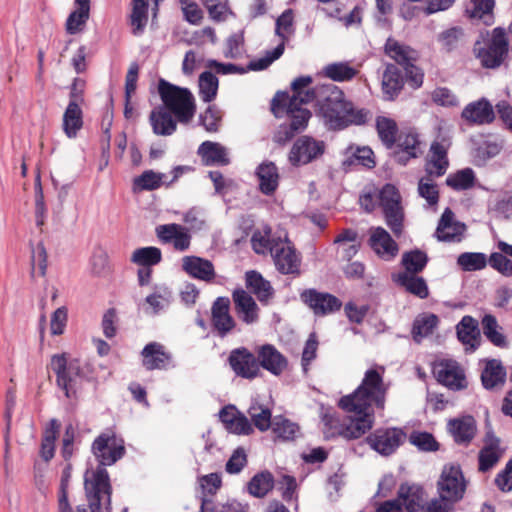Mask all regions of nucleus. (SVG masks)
I'll return each mask as SVG.
<instances>
[{"instance_id":"obj_1","label":"nucleus","mask_w":512,"mask_h":512,"mask_svg":"<svg viewBox=\"0 0 512 512\" xmlns=\"http://www.w3.org/2000/svg\"><path fill=\"white\" fill-rule=\"evenodd\" d=\"M387 390L381 373L376 369L367 370L358 388L338 401L339 408L355 416L325 413L322 417L325 438L356 440L365 435L375 422L372 406L384 410Z\"/></svg>"},{"instance_id":"obj_2","label":"nucleus","mask_w":512,"mask_h":512,"mask_svg":"<svg viewBox=\"0 0 512 512\" xmlns=\"http://www.w3.org/2000/svg\"><path fill=\"white\" fill-rule=\"evenodd\" d=\"M315 101L318 114L329 130L339 131L351 125H363L371 118L369 110L355 109L353 103L346 100L344 92L331 83L317 85Z\"/></svg>"},{"instance_id":"obj_3","label":"nucleus","mask_w":512,"mask_h":512,"mask_svg":"<svg viewBox=\"0 0 512 512\" xmlns=\"http://www.w3.org/2000/svg\"><path fill=\"white\" fill-rule=\"evenodd\" d=\"M157 91L162 108L173 113L180 124H189L196 114V100L189 88L170 83L166 79L158 80Z\"/></svg>"},{"instance_id":"obj_4","label":"nucleus","mask_w":512,"mask_h":512,"mask_svg":"<svg viewBox=\"0 0 512 512\" xmlns=\"http://www.w3.org/2000/svg\"><path fill=\"white\" fill-rule=\"evenodd\" d=\"M49 368L56 376V385L67 398H76L84 371L81 361L66 352L51 356Z\"/></svg>"},{"instance_id":"obj_5","label":"nucleus","mask_w":512,"mask_h":512,"mask_svg":"<svg viewBox=\"0 0 512 512\" xmlns=\"http://www.w3.org/2000/svg\"><path fill=\"white\" fill-rule=\"evenodd\" d=\"M483 46L477 41L474 46L476 57L485 68L499 67L508 54L509 42L506 37V31L502 27H496L492 33L486 32L485 36L481 34Z\"/></svg>"},{"instance_id":"obj_6","label":"nucleus","mask_w":512,"mask_h":512,"mask_svg":"<svg viewBox=\"0 0 512 512\" xmlns=\"http://www.w3.org/2000/svg\"><path fill=\"white\" fill-rule=\"evenodd\" d=\"M85 493L88 508L84 505L77 506V512H100L102 502L108 511L111 510L112 486L109 473L105 469H98L92 480L85 479Z\"/></svg>"},{"instance_id":"obj_7","label":"nucleus","mask_w":512,"mask_h":512,"mask_svg":"<svg viewBox=\"0 0 512 512\" xmlns=\"http://www.w3.org/2000/svg\"><path fill=\"white\" fill-rule=\"evenodd\" d=\"M92 453L99 462V466L93 472L92 476L98 469H105L120 460L126 452L125 442L118 437L114 431L107 430L95 438L91 447ZM91 477L90 480H92Z\"/></svg>"},{"instance_id":"obj_8","label":"nucleus","mask_w":512,"mask_h":512,"mask_svg":"<svg viewBox=\"0 0 512 512\" xmlns=\"http://www.w3.org/2000/svg\"><path fill=\"white\" fill-rule=\"evenodd\" d=\"M251 245L256 254L269 252L270 256H295L296 252L286 233H272L270 227L254 231Z\"/></svg>"},{"instance_id":"obj_9","label":"nucleus","mask_w":512,"mask_h":512,"mask_svg":"<svg viewBox=\"0 0 512 512\" xmlns=\"http://www.w3.org/2000/svg\"><path fill=\"white\" fill-rule=\"evenodd\" d=\"M378 200L388 227L399 235L403 228L404 213L398 189L393 184H385L378 193Z\"/></svg>"},{"instance_id":"obj_10","label":"nucleus","mask_w":512,"mask_h":512,"mask_svg":"<svg viewBox=\"0 0 512 512\" xmlns=\"http://www.w3.org/2000/svg\"><path fill=\"white\" fill-rule=\"evenodd\" d=\"M441 500L454 504L461 500L466 490V481L459 465L449 464L443 467L437 482Z\"/></svg>"},{"instance_id":"obj_11","label":"nucleus","mask_w":512,"mask_h":512,"mask_svg":"<svg viewBox=\"0 0 512 512\" xmlns=\"http://www.w3.org/2000/svg\"><path fill=\"white\" fill-rule=\"evenodd\" d=\"M432 373L439 384L452 391L467 388L465 369L454 359H441L433 364Z\"/></svg>"},{"instance_id":"obj_12","label":"nucleus","mask_w":512,"mask_h":512,"mask_svg":"<svg viewBox=\"0 0 512 512\" xmlns=\"http://www.w3.org/2000/svg\"><path fill=\"white\" fill-rule=\"evenodd\" d=\"M325 149L324 141L303 135L293 143L288 154V161L293 167L304 166L321 157Z\"/></svg>"},{"instance_id":"obj_13","label":"nucleus","mask_w":512,"mask_h":512,"mask_svg":"<svg viewBox=\"0 0 512 512\" xmlns=\"http://www.w3.org/2000/svg\"><path fill=\"white\" fill-rule=\"evenodd\" d=\"M406 433L401 428H378L370 433L365 442L382 456H390L405 442Z\"/></svg>"},{"instance_id":"obj_14","label":"nucleus","mask_w":512,"mask_h":512,"mask_svg":"<svg viewBox=\"0 0 512 512\" xmlns=\"http://www.w3.org/2000/svg\"><path fill=\"white\" fill-rule=\"evenodd\" d=\"M227 361L232 371L238 377L253 380L261 375L257 354L255 355L246 347L231 350Z\"/></svg>"},{"instance_id":"obj_15","label":"nucleus","mask_w":512,"mask_h":512,"mask_svg":"<svg viewBox=\"0 0 512 512\" xmlns=\"http://www.w3.org/2000/svg\"><path fill=\"white\" fill-rule=\"evenodd\" d=\"M301 301L308 306L316 316H326L336 313L342 308V301L328 293L314 288L305 289L300 293Z\"/></svg>"},{"instance_id":"obj_16","label":"nucleus","mask_w":512,"mask_h":512,"mask_svg":"<svg viewBox=\"0 0 512 512\" xmlns=\"http://www.w3.org/2000/svg\"><path fill=\"white\" fill-rule=\"evenodd\" d=\"M505 454V448L501 446V439L492 431L486 432L483 438V446L478 452V471L486 473L494 469Z\"/></svg>"},{"instance_id":"obj_17","label":"nucleus","mask_w":512,"mask_h":512,"mask_svg":"<svg viewBox=\"0 0 512 512\" xmlns=\"http://www.w3.org/2000/svg\"><path fill=\"white\" fill-rule=\"evenodd\" d=\"M142 365L148 371L166 370L172 364V354L159 342H150L141 351Z\"/></svg>"},{"instance_id":"obj_18","label":"nucleus","mask_w":512,"mask_h":512,"mask_svg":"<svg viewBox=\"0 0 512 512\" xmlns=\"http://www.w3.org/2000/svg\"><path fill=\"white\" fill-rule=\"evenodd\" d=\"M230 299L218 297L211 307V323L220 337L226 336L236 326V322L230 315Z\"/></svg>"},{"instance_id":"obj_19","label":"nucleus","mask_w":512,"mask_h":512,"mask_svg":"<svg viewBox=\"0 0 512 512\" xmlns=\"http://www.w3.org/2000/svg\"><path fill=\"white\" fill-rule=\"evenodd\" d=\"M259 369L270 372L274 376L281 375L288 366L287 358L272 344H264L256 350Z\"/></svg>"},{"instance_id":"obj_20","label":"nucleus","mask_w":512,"mask_h":512,"mask_svg":"<svg viewBox=\"0 0 512 512\" xmlns=\"http://www.w3.org/2000/svg\"><path fill=\"white\" fill-rule=\"evenodd\" d=\"M234 308L239 319L246 324H253L259 319V307L254 298L243 288L232 292Z\"/></svg>"},{"instance_id":"obj_21","label":"nucleus","mask_w":512,"mask_h":512,"mask_svg":"<svg viewBox=\"0 0 512 512\" xmlns=\"http://www.w3.org/2000/svg\"><path fill=\"white\" fill-rule=\"evenodd\" d=\"M427 494L421 485L402 483L397 491V499L406 512H419L426 502Z\"/></svg>"},{"instance_id":"obj_22","label":"nucleus","mask_w":512,"mask_h":512,"mask_svg":"<svg viewBox=\"0 0 512 512\" xmlns=\"http://www.w3.org/2000/svg\"><path fill=\"white\" fill-rule=\"evenodd\" d=\"M461 117L470 124H490L495 118L491 103L486 98H481L467 104L462 110Z\"/></svg>"},{"instance_id":"obj_23","label":"nucleus","mask_w":512,"mask_h":512,"mask_svg":"<svg viewBox=\"0 0 512 512\" xmlns=\"http://www.w3.org/2000/svg\"><path fill=\"white\" fill-rule=\"evenodd\" d=\"M507 372L499 359L484 360L481 383L486 390L502 389L506 383Z\"/></svg>"},{"instance_id":"obj_24","label":"nucleus","mask_w":512,"mask_h":512,"mask_svg":"<svg viewBox=\"0 0 512 512\" xmlns=\"http://www.w3.org/2000/svg\"><path fill=\"white\" fill-rule=\"evenodd\" d=\"M405 78L402 71L393 63H388L382 74V94L384 100H395L404 88Z\"/></svg>"},{"instance_id":"obj_25","label":"nucleus","mask_w":512,"mask_h":512,"mask_svg":"<svg viewBox=\"0 0 512 512\" xmlns=\"http://www.w3.org/2000/svg\"><path fill=\"white\" fill-rule=\"evenodd\" d=\"M448 430L457 444L468 446L476 435L477 424L472 416L467 415L449 420Z\"/></svg>"},{"instance_id":"obj_26","label":"nucleus","mask_w":512,"mask_h":512,"mask_svg":"<svg viewBox=\"0 0 512 512\" xmlns=\"http://www.w3.org/2000/svg\"><path fill=\"white\" fill-rule=\"evenodd\" d=\"M458 340L470 351H475L480 346L481 334L478 321L470 315L462 317L456 325Z\"/></svg>"},{"instance_id":"obj_27","label":"nucleus","mask_w":512,"mask_h":512,"mask_svg":"<svg viewBox=\"0 0 512 512\" xmlns=\"http://www.w3.org/2000/svg\"><path fill=\"white\" fill-rule=\"evenodd\" d=\"M204 166H227L230 164L228 150L218 142L204 141L197 149Z\"/></svg>"},{"instance_id":"obj_28","label":"nucleus","mask_w":512,"mask_h":512,"mask_svg":"<svg viewBox=\"0 0 512 512\" xmlns=\"http://www.w3.org/2000/svg\"><path fill=\"white\" fill-rule=\"evenodd\" d=\"M245 286L262 305H268L275 294L271 283L255 270L245 273Z\"/></svg>"},{"instance_id":"obj_29","label":"nucleus","mask_w":512,"mask_h":512,"mask_svg":"<svg viewBox=\"0 0 512 512\" xmlns=\"http://www.w3.org/2000/svg\"><path fill=\"white\" fill-rule=\"evenodd\" d=\"M255 174L259 181V190L266 196H271L279 186V172L272 161H264L256 168Z\"/></svg>"},{"instance_id":"obj_30","label":"nucleus","mask_w":512,"mask_h":512,"mask_svg":"<svg viewBox=\"0 0 512 512\" xmlns=\"http://www.w3.org/2000/svg\"><path fill=\"white\" fill-rule=\"evenodd\" d=\"M149 120L153 133L160 136L174 134L177 130V123H179L173 113L161 106L151 111Z\"/></svg>"},{"instance_id":"obj_31","label":"nucleus","mask_w":512,"mask_h":512,"mask_svg":"<svg viewBox=\"0 0 512 512\" xmlns=\"http://www.w3.org/2000/svg\"><path fill=\"white\" fill-rule=\"evenodd\" d=\"M384 52L402 67L407 66L410 62H416L419 58V54L415 49L400 43L392 37L386 40Z\"/></svg>"},{"instance_id":"obj_32","label":"nucleus","mask_w":512,"mask_h":512,"mask_svg":"<svg viewBox=\"0 0 512 512\" xmlns=\"http://www.w3.org/2000/svg\"><path fill=\"white\" fill-rule=\"evenodd\" d=\"M90 0H75L73 10L66 19L65 29L70 35L83 30L90 17Z\"/></svg>"},{"instance_id":"obj_33","label":"nucleus","mask_w":512,"mask_h":512,"mask_svg":"<svg viewBox=\"0 0 512 512\" xmlns=\"http://www.w3.org/2000/svg\"><path fill=\"white\" fill-rule=\"evenodd\" d=\"M369 245L378 255L387 254L388 256H396L398 253L397 243L382 227L371 229Z\"/></svg>"},{"instance_id":"obj_34","label":"nucleus","mask_w":512,"mask_h":512,"mask_svg":"<svg viewBox=\"0 0 512 512\" xmlns=\"http://www.w3.org/2000/svg\"><path fill=\"white\" fill-rule=\"evenodd\" d=\"M60 427V422L53 418L44 428L39 454L45 462H49L54 457L55 442L58 438Z\"/></svg>"},{"instance_id":"obj_35","label":"nucleus","mask_w":512,"mask_h":512,"mask_svg":"<svg viewBox=\"0 0 512 512\" xmlns=\"http://www.w3.org/2000/svg\"><path fill=\"white\" fill-rule=\"evenodd\" d=\"M439 324V318L434 313H421L413 321L411 335L416 343L433 333Z\"/></svg>"},{"instance_id":"obj_36","label":"nucleus","mask_w":512,"mask_h":512,"mask_svg":"<svg viewBox=\"0 0 512 512\" xmlns=\"http://www.w3.org/2000/svg\"><path fill=\"white\" fill-rule=\"evenodd\" d=\"M183 269L199 280L209 282L215 277L213 264L205 258H184Z\"/></svg>"},{"instance_id":"obj_37","label":"nucleus","mask_w":512,"mask_h":512,"mask_svg":"<svg viewBox=\"0 0 512 512\" xmlns=\"http://www.w3.org/2000/svg\"><path fill=\"white\" fill-rule=\"evenodd\" d=\"M83 127V112L80 104L69 101L63 114V130L67 137L74 138Z\"/></svg>"},{"instance_id":"obj_38","label":"nucleus","mask_w":512,"mask_h":512,"mask_svg":"<svg viewBox=\"0 0 512 512\" xmlns=\"http://www.w3.org/2000/svg\"><path fill=\"white\" fill-rule=\"evenodd\" d=\"M457 224L454 222V213L450 208H446L441 215L435 235L438 241L453 242L459 241Z\"/></svg>"},{"instance_id":"obj_39","label":"nucleus","mask_w":512,"mask_h":512,"mask_svg":"<svg viewBox=\"0 0 512 512\" xmlns=\"http://www.w3.org/2000/svg\"><path fill=\"white\" fill-rule=\"evenodd\" d=\"M481 324L483 334L490 343L499 348H506L508 346V340L503 333V328L498 324L494 315H484Z\"/></svg>"},{"instance_id":"obj_40","label":"nucleus","mask_w":512,"mask_h":512,"mask_svg":"<svg viewBox=\"0 0 512 512\" xmlns=\"http://www.w3.org/2000/svg\"><path fill=\"white\" fill-rule=\"evenodd\" d=\"M148 0H132V12L129 23L134 36H140L144 33L148 22Z\"/></svg>"},{"instance_id":"obj_41","label":"nucleus","mask_w":512,"mask_h":512,"mask_svg":"<svg viewBox=\"0 0 512 512\" xmlns=\"http://www.w3.org/2000/svg\"><path fill=\"white\" fill-rule=\"evenodd\" d=\"M494 6L495 0H470L466 6V13L470 18L482 20L489 26L494 22Z\"/></svg>"},{"instance_id":"obj_42","label":"nucleus","mask_w":512,"mask_h":512,"mask_svg":"<svg viewBox=\"0 0 512 512\" xmlns=\"http://www.w3.org/2000/svg\"><path fill=\"white\" fill-rule=\"evenodd\" d=\"M418 135L415 133H407L400 135L398 142V151L396 152L398 161L402 164H406L408 160L416 158L419 154Z\"/></svg>"},{"instance_id":"obj_43","label":"nucleus","mask_w":512,"mask_h":512,"mask_svg":"<svg viewBox=\"0 0 512 512\" xmlns=\"http://www.w3.org/2000/svg\"><path fill=\"white\" fill-rule=\"evenodd\" d=\"M376 130L383 145L391 149L396 143L398 126L395 120L385 116L376 118Z\"/></svg>"},{"instance_id":"obj_44","label":"nucleus","mask_w":512,"mask_h":512,"mask_svg":"<svg viewBox=\"0 0 512 512\" xmlns=\"http://www.w3.org/2000/svg\"><path fill=\"white\" fill-rule=\"evenodd\" d=\"M476 175L472 168H464L451 173L446 178V185L454 191H465L474 187Z\"/></svg>"},{"instance_id":"obj_45","label":"nucleus","mask_w":512,"mask_h":512,"mask_svg":"<svg viewBox=\"0 0 512 512\" xmlns=\"http://www.w3.org/2000/svg\"><path fill=\"white\" fill-rule=\"evenodd\" d=\"M397 282L404 287L407 292L420 299H426L429 296L428 286L422 277L408 273H399Z\"/></svg>"},{"instance_id":"obj_46","label":"nucleus","mask_w":512,"mask_h":512,"mask_svg":"<svg viewBox=\"0 0 512 512\" xmlns=\"http://www.w3.org/2000/svg\"><path fill=\"white\" fill-rule=\"evenodd\" d=\"M166 175L153 170H146L133 180L134 191H153L166 184Z\"/></svg>"},{"instance_id":"obj_47","label":"nucleus","mask_w":512,"mask_h":512,"mask_svg":"<svg viewBox=\"0 0 512 512\" xmlns=\"http://www.w3.org/2000/svg\"><path fill=\"white\" fill-rule=\"evenodd\" d=\"M323 73L327 78L335 82H346L352 80L358 71L350 66L348 62H335L326 65Z\"/></svg>"},{"instance_id":"obj_48","label":"nucleus","mask_w":512,"mask_h":512,"mask_svg":"<svg viewBox=\"0 0 512 512\" xmlns=\"http://www.w3.org/2000/svg\"><path fill=\"white\" fill-rule=\"evenodd\" d=\"M274 486L273 475L268 472H261L254 475L248 483V491L251 495L262 498L264 497Z\"/></svg>"},{"instance_id":"obj_49","label":"nucleus","mask_w":512,"mask_h":512,"mask_svg":"<svg viewBox=\"0 0 512 512\" xmlns=\"http://www.w3.org/2000/svg\"><path fill=\"white\" fill-rule=\"evenodd\" d=\"M218 78L210 71H204L199 76V95L203 102H212L218 91Z\"/></svg>"},{"instance_id":"obj_50","label":"nucleus","mask_w":512,"mask_h":512,"mask_svg":"<svg viewBox=\"0 0 512 512\" xmlns=\"http://www.w3.org/2000/svg\"><path fill=\"white\" fill-rule=\"evenodd\" d=\"M374 153L369 147H358L349 154L343 161V166L349 169L353 166H362L365 168H373L375 166Z\"/></svg>"},{"instance_id":"obj_51","label":"nucleus","mask_w":512,"mask_h":512,"mask_svg":"<svg viewBox=\"0 0 512 512\" xmlns=\"http://www.w3.org/2000/svg\"><path fill=\"white\" fill-rule=\"evenodd\" d=\"M438 42L441 44L442 49L446 52L456 50L464 42V30L461 27H451L442 31L438 37Z\"/></svg>"},{"instance_id":"obj_52","label":"nucleus","mask_w":512,"mask_h":512,"mask_svg":"<svg viewBox=\"0 0 512 512\" xmlns=\"http://www.w3.org/2000/svg\"><path fill=\"white\" fill-rule=\"evenodd\" d=\"M271 427L275 437L283 441L294 440L299 430L297 424L283 417H275Z\"/></svg>"},{"instance_id":"obj_53","label":"nucleus","mask_w":512,"mask_h":512,"mask_svg":"<svg viewBox=\"0 0 512 512\" xmlns=\"http://www.w3.org/2000/svg\"><path fill=\"white\" fill-rule=\"evenodd\" d=\"M284 53L283 43H279L273 50L266 51L264 57L251 60L248 65V71H262L267 69L275 60L279 59Z\"/></svg>"},{"instance_id":"obj_54","label":"nucleus","mask_w":512,"mask_h":512,"mask_svg":"<svg viewBox=\"0 0 512 512\" xmlns=\"http://www.w3.org/2000/svg\"><path fill=\"white\" fill-rule=\"evenodd\" d=\"M356 239L357 234L353 230L347 229L340 233L335 239V244L337 245V252L345 253L346 256L356 255L358 252Z\"/></svg>"},{"instance_id":"obj_55","label":"nucleus","mask_w":512,"mask_h":512,"mask_svg":"<svg viewBox=\"0 0 512 512\" xmlns=\"http://www.w3.org/2000/svg\"><path fill=\"white\" fill-rule=\"evenodd\" d=\"M294 33L293 28V11L291 9L285 10L276 20L275 34L281 39L280 43L288 41L289 35Z\"/></svg>"},{"instance_id":"obj_56","label":"nucleus","mask_w":512,"mask_h":512,"mask_svg":"<svg viewBox=\"0 0 512 512\" xmlns=\"http://www.w3.org/2000/svg\"><path fill=\"white\" fill-rule=\"evenodd\" d=\"M248 413L255 427L260 431H266L272 426L271 411L267 407L261 405H253L249 408Z\"/></svg>"},{"instance_id":"obj_57","label":"nucleus","mask_w":512,"mask_h":512,"mask_svg":"<svg viewBox=\"0 0 512 512\" xmlns=\"http://www.w3.org/2000/svg\"><path fill=\"white\" fill-rule=\"evenodd\" d=\"M222 113L215 105H210L200 114L199 121L207 132H217L219 130Z\"/></svg>"},{"instance_id":"obj_58","label":"nucleus","mask_w":512,"mask_h":512,"mask_svg":"<svg viewBox=\"0 0 512 512\" xmlns=\"http://www.w3.org/2000/svg\"><path fill=\"white\" fill-rule=\"evenodd\" d=\"M316 98H317V86H315L313 88L306 89L303 96L293 93L292 96H289V100L287 103L286 115L291 114V113H296V112H298V110H303L304 108L301 107L303 104L311 103V102L315 101Z\"/></svg>"},{"instance_id":"obj_59","label":"nucleus","mask_w":512,"mask_h":512,"mask_svg":"<svg viewBox=\"0 0 512 512\" xmlns=\"http://www.w3.org/2000/svg\"><path fill=\"white\" fill-rule=\"evenodd\" d=\"M162 258H132L133 262L139 266L137 271L138 282L140 286L150 283L152 266L157 265Z\"/></svg>"},{"instance_id":"obj_60","label":"nucleus","mask_w":512,"mask_h":512,"mask_svg":"<svg viewBox=\"0 0 512 512\" xmlns=\"http://www.w3.org/2000/svg\"><path fill=\"white\" fill-rule=\"evenodd\" d=\"M491 210L497 217L512 218V192H504L495 200Z\"/></svg>"},{"instance_id":"obj_61","label":"nucleus","mask_w":512,"mask_h":512,"mask_svg":"<svg viewBox=\"0 0 512 512\" xmlns=\"http://www.w3.org/2000/svg\"><path fill=\"white\" fill-rule=\"evenodd\" d=\"M419 195L426 199L430 206L436 205L439 201V191L435 183L431 179L421 178L418 183Z\"/></svg>"},{"instance_id":"obj_62","label":"nucleus","mask_w":512,"mask_h":512,"mask_svg":"<svg viewBox=\"0 0 512 512\" xmlns=\"http://www.w3.org/2000/svg\"><path fill=\"white\" fill-rule=\"evenodd\" d=\"M244 45V32L239 31L231 34L226 40V50L224 55L226 58L237 59L242 55V47Z\"/></svg>"},{"instance_id":"obj_63","label":"nucleus","mask_w":512,"mask_h":512,"mask_svg":"<svg viewBox=\"0 0 512 512\" xmlns=\"http://www.w3.org/2000/svg\"><path fill=\"white\" fill-rule=\"evenodd\" d=\"M410 442L423 451H436L439 444L431 433L417 432L410 436Z\"/></svg>"},{"instance_id":"obj_64","label":"nucleus","mask_w":512,"mask_h":512,"mask_svg":"<svg viewBox=\"0 0 512 512\" xmlns=\"http://www.w3.org/2000/svg\"><path fill=\"white\" fill-rule=\"evenodd\" d=\"M494 482L502 492L512 490V459L509 460L505 468L496 475Z\"/></svg>"}]
</instances>
